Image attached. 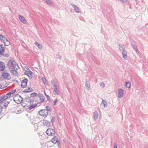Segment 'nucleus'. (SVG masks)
<instances>
[{"label": "nucleus", "mask_w": 148, "mask_h": 148, "mask_svg": "<svg viewBox=\"0 0 148 148\" xmlns=\"http://www.w3.org/2000/svg\"><path fill=\"white\" fill-rule=\"evenodd\" d=\"M7 66L9 69L12 68L11 67H18L17 64L13 59H11L8 61Z\"/></svg>", "instance_id": "nucleus-1"}, {"label": "nucleus", "mask_w": 148, "mask_h": 148, "mask_svg": "<svg viewBox=\"0 0 148 148\" xmlns=\"http://www.w3.org/2000/svg\"><path fill=\"white\" fill-rule=\"evenodd\" d=\"M14 101L17 103H19L23 101V98L19 95H16L13 97Z\"/></svg>", "instance_id": "nucleus-2"}, {"label": "nucleus", "mask_w": 148, "mask_h": 148, "mask_svg": "<svg viewBox=\"0 0 148 148\" xmlns=\"http://www.w3.org/2000/svg\"><path fill=\"white\" fill-rule=\"evenodd\" d=\"M0 40L4 43L5 46H9L10 44V42L7 40L5 36L2 34H0Z\"/></svg>", "instance_id": "nucleus-3"}, {"label": "nucleus", "mask_w": 148, "mask_h": 148, "mask_svg": "<svg viewBox=\"0 0 148 148\" xmlns=\"http://www.w3.org/2000/svg\"><path fill=\"white\" fill-rule=\"evenodd\" d=\"M55 133V131L53 129L49 128L46 131V133L49 136H53Z\"/></svg>", "instance_id": "nucleus-4"}, {"label": "nucleus", "mask_w": 148, "mask_h": 148, "mask_svg": "<svg viewBox=\"0 0 148 148\" xmlns=\"http://www.w3.org/2000/svg\"><path fill=\"white\" fill-rule=\"evenodd\" d=\"M38 113L40 115L42 116H46L49 114V112H48L45 109L40 110L38 112Z\"/></svg>", "instance_id": "nucleus-5"}, {"label": "nucleus", "mask_w": 148, "mask_h": 148, "mask_svg": "<svg viewBox=\"0 0 148 148\" xmlns=\"http://www.w3.org/2000/svg\"><path fill=\"white\" fill-rule=\"evenodd\" d=\"M18 67H15L14 68H9V70L11 72V73L14 75L16 76L18 75V73L17 71V70Z\"/></svg>", "instance_id": "nucleus-6"}, {"label": "nucleus", "mask_w": 148, "mask_h": 148, "mask_svg": "<svg viewBox=\"0 0 148 148\" xmlns=\"http://www.w3.org/2000/svg\"><path fill=\"white\" fill-rule=\"evenodd\" d=\"M51 141L54 144H56L57 143L58 146L60 145V141H58V138L56 136L53 137V138L51 139Z\"/></svg>", "instance_id": "nucleus-7"}, {"label": "nucleus", "mask_w": 148, "mask_h": 148, "mask_svg": "<svg viewBox=\"0 0 148 148\" xmlns=\"http://www.w3.org/2000/svg\"><path fill=\"white\" fill-rule=\"evenodd\" d=\"M3 77L6 79H10V77L9 73L4 72L2 75Z\"/></svg>", "instance_id": "nucleus-8"}, {"label": "nucleus", "mask_w": 148, "mask_h": 148, "mask_svg": "<svg viewBox=\"0 0 148 148\" xmlns=\"http://www.w3.org/2000/svg\"><path fill=\"white\" fill-rule=\"evenodd\" d=\"M28 80L27 78H25L23 80L21 83V86L22 88H24L27 86V83Z\"/></svg>", "instance_id": "nucleus-9"}, {"label": "nucleus", "mask_w": 148, "mask_h": 148, "mask_svg": "<svg viewBox=\"0 0 148 148\" xmlns=\"http://www.w3.org/2000/svg\"><path fill=\"white\" fill-rule=\"evenodd\" d=\"M120 51L122 53L123 58L124 59H126L127 57V53L125 49H121Z\"/></svg>", "instance_id": "nucleus-10"}, {"label": "nucleus", "mask_w": 148, "mask_h": 148, "mask_svg": "<svg viewBox=\"0 0 148 148\" xmlns=\"http://www.w3.org/2000/svg\"><path fill=\"white\" fill-rule=\"evenodd\" d=\"M5 48L3 44L0 45V57L1 55H3L5 51Z\"/></svg>", "instance_id": "nucleus-11"}, {"label": "nucleus", "mask_w": 148, "mask_h": 148, "mask_svg": "<svg viewBox=\"0 0 148 148\" xmlns=\"http://www.w3.org/2000/svg\"><path fill=\"white\" fill-rule=\"evenodd\" d=\"M119 94L118 97L119 98H121L123 95V90L121 89H119L118 90Z\"/></svg>", "instance_id": "nucleus-12"}, {"label": "nucleus", "mask_w": 148, "mask_h": 148, "mask_svg": "<svg viewBox=\"0 0 148 148\" xmlns=\"http://www.w3.org/2000/svg\"><path fill=\"white\" fill-rule=\"evenodd\" d=\"M71 5L74 8L75 11L77 13H78L79 12V9L78 7L73 3H71Z\"/></svg>", "instance_id": "nucleus-13"}, {"label": "nucleus", "mask_w": 148, "mask_h": 148, "mask_svg": "<svg viewBox=\"0 0 148 148\" xmlns=\"http://www.w3.org/2000/svg\"><path fill=\"white\" fill-rule=\"evenodd\" d=\"M5 68L4 63L0 61V71L3 70Z\"/></svg>", "instance_id": "nucleus-14"}, {"label": "nucleus", "mask_w": 148, "mask_h": 148, "mask_svg": "<svg viewBox=\"0 0 148 148\" xmlns=\"http://www.w3.org/2000/svg\"><path fill=\"white\" fill-rule=\"evenodd\" d=\"M18 16L21 21L23 23H26V21L25 19L23 16L21 15H19Z\"/></svg>", "instance_id": "nucleus-15"}, {"label": "nucleus", "mask_w": 148, "mask_h": 148, "mask_svg": "<svg viewBox=\"0 0 148 148\" xmlns=\"http://www.w3.org/2000/svg\"><path fill=\"white\" fill-rule=\"evenodd\" d=\"M38 96L40 99V100L42 102H44L45 101L44 96L40 93H39L38 95Z\"/></svg>", "instance_id": "nucleus-16"}, {"label": "nucleus", "mask_w": 148, "mask_h": 148, "mask_svg": "<svg viewBox=\"0 0 148 148\" xmlns=\"http://www.w3.org/2000/svg\"><path fill=\"white\" fill-rule=\"evenodd\" d=\"M43 125L48 127L50 126V124L48 121L47 120H44L42 122Z\"/></svg>", "instance_id": "nucleus-17"}, {"label": "nucleus", "mask_w": 148, "mask_h": 148, "mask_svg": "<svg viewBox=\"0 0 148 148\" xmlns=\"http://www.w3.org/2000/svg\"><path fill=\"white\" fill-rule=\"evenodd\" d=\"M85 86L87 90H89L90 89V83L88 81L86 80V82L85 83Z\"/></svg>", "instance_id": "nucleus-18"}, {"label": "nucleus", "mask_w": 148, "mask_h": 148, "mask_svg": "<svg viewBox=\"0 0 148 148\" xmlns=\"http://www.w3.org/2000/svg\"><path fill=\"white\" fill-rule=\"evenodd\" d=\"M58 90L57 87H55L54 88V89L53 90V93L55 95H59L58 94Z\"/></svg>", "instance_id": "nucleus-19"}, {"label": "nucleus", "mask_w": 148, "mask_h": 148, "mask_svg": "<svg viewBox=\"0 0 148 148\" xmlns=\"http://www.w3.org/2000/svg\"><path fill=\"white\" fill-rule=\"evenodd\" d=\"M101 104L103 106V107L106 108L107 106V104L106 101L105 100H103L102 101Z\"/></svg>", "instance_id": "nucleus-20"}, {"label": "nucleus", "mask_w": 148, "mask_h": 148, "mask_svg": "<svg viewBox=\"0 0 148 148\" xmlns=\"http://www.w3.org/2000/svg\"><path fill=\"white\" fill-rule=\"evenodd\" d=\"M94 118L95 119H97L98 117L99 114L97 112H95L93 114Z\"/></svg>", "instance_id": "nucleus-21"}, {"label": "nucleus", "mask_w": 148, "mask_h": 148, "mask_svg": "<svg viewBox=\"0 0 148 148\" xmlns=\"http://www.w3.org/2000/svg\"><path fill=\"white\" fill-rule=\"evenodd\" d=\"M51 85L53 86L54 88L57 87V85L56 84L55 81L54 80H52L51 82Z\"/></svg>", "instance_id": "nucleus-22"}, {"label": "nucleus", "mask_w": 148, "mask_h": 148, "mask_svg": "<svg viewBox=\"0 0 148 148\" xmlns=\"http://www.w3.org/2000/svg\"><path fill=\"white\" fill-rule=\"evenodd\" d=\"M24 100H25V101L27 102H32L31 99L30 97H27L24 99Z\"/></svg>", "instance_id": "nucleus-23"}, {"label": "nucleus", "mask_w": 148, "mask_h": 148, "mask_svg": "<svg viewBox=\"0 0 148 148\" xmlns=\"http://www.w3.org/2000/svg\"><path fill=\"white\" fill-rule=\"evenodd\" d=\"M35 44L36 45L38 48L40 49H42V47L41 45L39 44L36 42H35Z\"/></svg>", "instance_id": "nucleus-24"}, {"label": "nucleus", "mask_w": 148, "mask_h": 148, "mask_svg": "<svg viewBox=\"0 0 148 148\" xmlns=\"http://www.w3.org/2000/svg\"><path fill=\"white\" fill-rule=\"evenodd\" d=\"M37 105V104H32L29 106V108L30 110H31L32 109L34 108Z\"/></svg>", "instance_id": "nucleus-25"}, {"label": "nucleus", "mask_w": 148, "mask_h": 148, "mask_svg": "<svg viewBox=\"0 0 148 148\" xmlns=\"http://www.w3.org/2000/svg\"><path fill=\"white\" fill-rule=\"evenodd\" d=\"M45 109L48 112H49V111L51 112L52 110V109L48 106H47L46 107V109Z\"/></svg>", "instance_id": "nucleus-26"}, {"label": "nucleus", "mask_w": 148, "mask_h": 148, "mask_svg": "<svg viewBox=\"0 0 148 148\" xmlns=\"http://www.w3.org/2000/svg\"><path fill=\"white\" fill-rule=\"evenodd\" d=\"M131 84L130 82H127L126 83V86L128 88H130V87Z\"/></svg>", "instance_id": "nucleus-27"}, {"label": "nucleus", "mask_w": 148, "mask_h": 148, "mask_svg": "<svg viewBox=\"0 0 148 148\" xmlns=\"http://www.w3.org/2000/svg\"><path fill=\"white\" fill-rule=\"evenodd\" d=\"M42 80L43 83L45 84H47V81L45 77H42Z\"/></svg>", "instance_id": "nucleus-28"}, {"label": "nucleus", "mask_w": 148, "mask_h": 148, "mask_svg": "<svg viewBox=\"0 0 148 148\" xmlns=\"http://www.w3.org/2000/svg\"><path fill=\"white\" fill-rule=\"evenodd\" d=\"M37 95V94L36 92H33L30 95L31 97H36Z\"/></svg>", "instance_id": "nucleus-29"}, {"label": "nucleus", "mask_w": 148, "mask_h": 148, "mask_svg": "<svg viewBox=\"0 0 148 148\" xmlns=\"http://www.w3.org/2000/svg\"><path fill=\"white\" fill-rule=\"evenodd\" d=\"M131 44L132 45L134 49L135 50L137 53H138V51L137 50V48L136 47V45H135L134 44H133L132 42H131Z\"/></svg>", "instance_id": "nucleus-30"}, {"label": "nucleus", "mask_w": 148, "mask_h": 148, "mask_svg": "<svg viewBox=\"0 0 148 148\" xmlns=\"http://www.w3.org/2000/svg\"><path fill=\"white\" fill-rule=\"evenodd\" d=\"M21 103V105L23 107H26L27 105V104H26L25 103V101L22 102Z\"/></svg>", "instance_id": "nucleus-31"}, {"label": "nucleus", "mask_w": 148, "mask_h": 148, "mask_svg": "<svg viewBox=\"0 0 148 148\" xmlns=\"http://www.w3.org/2000/svg\"><path fill=\"white\" fill-rule=\"evenodd\" d=\"M11 95L10 93V92H9L6 94V95H5V97L6 99H7L8 98L10 97L11 96Z\"/></svg>", "instance_id": "nucleus-32"}, {"label": "nucleus", "mask_w": 148, "mask_h": 148, "mask_svg": "<svg viewBox=\"0 0 148 148\" xmlns=\"http://www.w3.org/2000/svg\"><path fill=\"white\" fill-rule=\"evenodd\" d=\"M0 98H1L0 99H1V100L2 102L3 101V100H4L5 99H6L5 97V95H3L1 97H0Z\"/></svg>", "instance_id": "nucleus-33"}, {"label": "nucleus", "mask_w": 148, "mask_h": 148, "mask_svg": "<svg viewBox=\"0 0 148 148\" xmlns=\"http://www.w3.org/2000/svg\"><path fill=\"white\" fill-rule=\"evenodd\" d=\"M46 1L47 2V4L51 5L53 4V3L52 2H51L49 0H46Z\"/></svg>", "instance_id": "nucleus-34"}, {"label": "nucleus", "mask_w": 148, "mask_h": 148, "mask_svg": "<svg viewBox=\"0 0 148 148\" xmlns=\"http://www.w3.org/2000/svg\"><path fill=\"white\" fill-rule=\"evenodd\" d=\"M9 103V102L8 101H6L5 102H4L3 105L5 107H6L8 106Z\"/></svg>", "instance_id": "nucleus-35"}, {"label": "nucleus", "mask_w": 148, "mask_h": 148, "mask_svg": "<svg viewBox=\"0 0 148 148\" xmlns=\"http://www.w3.org/2000/svg\"><path fill=\"white\" fill-rule=\"evenodd\" d=\"M59 100L58 99H56L54 100L53 105L55 106L57 105V102Z\"/></svg>", "instance_id": "nucleus-36"}, {"label": "nucleus", "mask_w": 148, "mask_h": 148, "mask_svg": "<svg viewBox=\"0 0 148 148\" xmlns=\"http://www.w3.org/2000/svg\"><path fill=\"white\" fill-rule=\"evenodd\" d=\"M119 48L120 50V51H121V49H124V48L123 47V45H119Z\"/></svg>", "instance_id": "nucleus-37"}, {"label": "nucleus", "mask_w": 148, "mask_h": 148, "mask_svg": "<svg viewBox=\"0 0 148 148\" xmlns=\"http://www.w3.org/2000/svg\"><path fill=\"white\" fill-rule=\"evenodd\" d=\"M2 56L4 57H8L9 56V55L7 53H6L5 54H3V55H1V56Z\"/></svg>", "instance_id": "nucleus-38"}, {"label": "nucleus", "mask_w": 148, "mask_h": 148, "mask_svg": "<svg viewBox=\"0 0 148 148\" xmlns=\"http://www.w3.org/2000/svg\"><path fill=\"white\" fill-rule=\"evenodd\" d=\"M16 91V90H10L9 92L10 93L11 95H12Z\"/></svg>", "instance_id": "nucleus-39"}, {"label": "nucleus", "mask_w": 148, "mask_h": 148, "mask_svg": "<svg viewBox=\"0 0 148 148\" xmlns=\"http://www.w3.org/2000/svg\"><path fill=\"white\" fill-rule=\"evenodd\" d=\"M28 90L29 91V92H32L33 91V89L32 88H27Z\"/></svg>", "instance_id": "nucleus-40"}, {"label": "nucleus", "mask_w": 148, "mask_h": 148, "mask_svg": "<svg viewBox=\"0 0 148 148\" xmlns=\"http://www.w3.org/2000/svg\"><path fill=\"white\" fill-rule=\"evenodd\" d=\"M46 97L47 99V100L49 101H50V99L49 96L47 95Z\"/></svg>", "instance_id": "nucleus-41"}, {"label": "nucleus", "mask_w": 148, "mask_h": 148, "mask_svg": "<svg viewBox=\"0 0 148 148\" xmlns=\"http://www.w3.org/2000/svg\"><path fill=\"white\" fill-rule=\"evenodd\" d=\"M101 86H102V88H104L105 87V84L103 83H101Z\"/></svg>", "instance_id": "nucleus-42"}, {"label": "nucleus", "mask_w": 148, "mask_h": 148, "mask_svg": "<svg viewBox=\"0 0 148 148\" xmlns=\"http://www.w3.org/2000/svg\"><path fill=\"white\" fill-rule=\"evenodd\" d=\"M27 75L28 76L29 78L30 79H32L33 77L32 76V75L27 74Z\"/></svg>", "instance_id": "nucleus-43"}, {"label": "nucleus", "mask_w": 148, "mask_h": 148, "mask_svg": "<svg viewBox=\"0 0 148 148\" xmlns=\"http://www.w3.org/2000/svg\"><path fill=\"white\" fill-rule=\"evenodd\" d=\"M55 118L54 117H53L51 119V122L53 123L55 120Z\"/></svg>", "instance_id": "nucleus-44"}, {"label": "nucleus", "mask_w": 148, "mask_h": 148, "mask_svg": "<svg viewBox=\"0 0 148 148\" xmlns=\"http://www.w3.org/2000/svg\"><path fill=\"white\" fill-rule=\"evenodd\" d=\"M29 91L28 90H27V89H25V90H24V91H23V92H29Z\"/></svg>", "instance_id": "nucleus-45"}, {"label": "nucleus", "mask_w": 148, "mask_h": 148, "mask_svg": "<svg viewBox=\"0 0 148 148\" xmlns=\"http://www.w3.org/2000/svg\"><path fill=\"white\" fill-rule=\"evenodd\" d=\"M121 2L123 3H125L127 1L126 0H120Z\"/></svg>", "instance_id": "nucleus-46"}, {"label": "nucleus", "mask_w": 148, "mask_h": 148, "mask_svg": "<svg viewBox=\"0 0 148 148\" xmlns=\"http://www.w3.org/2000/svg\"><path fill=\"white\" fill-rule=\"evenodd\" d=\"M61 56L60 55H58V57H57V58H59V59H60L61 58Z\"/></svg>", "instance_id": "nucleus-47"}, {"label": "nucleus", "mask_w": 148, "mask_h": 148, "mask_svg": "<svg viewBox=\"0 0 148 148\" xmlns=\"http://www.w3.org/2000/svg\"><path fill=\"white\" fill-rule=\"evenodd\" d=\"M32 73H33L31 71L29 70V73L28 74H30V75H32Z\"/></svg>", "instance_id": "nucleus-48"}, {"label": "nucleus", "mask_w": 148, "mask_h": 148, "mask_svg": "<svg viewBox=\"0 0 148 148\" xmlns=\"http://www.w3.org/2000/svg\"><path fill=\"white\" fill-rule=\"evenodd\" d=\"M2 112V108H0V114Z\"/></svg>", "instance_id": "nucleus-49"}, {"label": "nucleus", "mask_w": 148, "mask_h": 148, "mask_svg": "<svg viewBox=\"0 0 148 148\" xmlns=\"http://www.w3.org/2000/svg\"><path fill=\"white\" fill-rule=\"evenodd\" d=\"M114 148H117V145L116 144H114Z\"/></svg>", "instance_id": "nucleus-50"}, {"label": "nucleus", "mask_w": 148, "mask_h": 148, "mask_svg": "<svg viewBox=\"0 0 148 148\" xmlns=\"http://www.w3.org/2000/svg\"><path fill=\"white\" fill-rule=\"evenodd\" d=\"M44 94H45V95L46 96L47 95L46 94V93L45 92H44Z\"/></svg>", "instance_id": "nucleus-51"}, {"label": "nucleus", "mask_w": 148, "mask_h": 148, "mask_svg": "<svg viewBox=\"0 0 148 148\" xmlns=\"http://www.w3.org/2000/svg\"><path fill=\"white\" fill-rule=\"evenodd\" d=\"M2 88V85L0 84V89Z\"/></svg>", "instance_id": "nucleus-52"}, {"label": "nucleus", "mask_w": 148, "mask_h": 148, "mask_svg": "<svg viewBox=\"0 0 148 148\" xmlns=\"http://www.w3.org/2000/svg\"><path fill=\"white\" fill-rule=\"evenodd\" d=\"M0 99H1V98H0ZM1 102H2V101L1 100V99H0V103H1Z\"/></svg>", "instance_id": "nucleus-53"}]
</instances>
